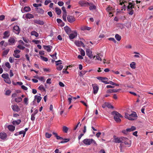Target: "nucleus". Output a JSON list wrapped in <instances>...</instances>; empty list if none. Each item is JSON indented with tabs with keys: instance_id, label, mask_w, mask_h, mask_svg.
Masks as SVG:
<instances>
[{
	"instance_id": "f257e3e1",
	"label": "nucleus",
	"mask_w": 153,
	"mask_h": 153,
	"mask_svg": "<svg viewBox=\"0 0 153 153\" xmlns=\"http://www.w3.org/2000/svg\"><path fill=\"white\" fill-rule=\"evenodd\" d=\"M137 117V115L135 112H133L131 114H130L127 113H125V118L130 120H134L136 119Z\"/></svg>"
},
{
	"instance_id": "f03ea898",
	"label": "nucleus",
	"mask_w": 153,
	"mask_h": 153,
	"mask_svg": "<svg viewBox=\"0 0 153 153\" xmlns=\"http://www.w3.org/2000/svg\"><path fill=\"white\" fill-rule=\"evenodd\" d=\"M82 142L86 145H90L91 144H93L95 146L97 145L95 140L92 139H85L83 140Z\"/></svg>"
},
{
	"instance_id": "7ed1b4c3",
	"label": "nucleus",
	"mask_w": 153,
	"mask_h": 153,
	"mask_svg": "<svg viewBox=\"0 0 153 153\" xmlns=\"http://www.w3.org/2000/svg\"><path fill=\"white\" fill-rule=\"evenodd\" d=\"M112 114L114 116V119L117 122H120L121 121L120 117H122L123 116L120 114L116 111H114L112 112Z\"/></svg>"
},
{
	"instance_id": "20e7f679",
	"label": "nucleus",
	"mask_w": 153,
	"mask_h": 153,
	"mask_svg": "<svg viewBox=\"0 0 153 153\" xmlns=\"http://www.w3.org/2000/svg\"><path fill=\"white\" fill-rule=\"evenodd\" d=\"M121 143H124L126 145H128L129 147L131 146V143L130 140L127 138L125 137H122Z\"/></svg>"
},
{
	"instance_id": "39448f33",
	"label": "nucleus",
	"mask_w": 153,
	"mask_h": 153,
	"mask_svg": "<svg viewBox=\"0 0 153 153\" xmlns=\"http://www.w3.org/2000/svg\"><path fill=\"white\" fill-rule=\"evenodd\" d=\"M68 21L70 23H71L75 21L76 20L75 17L71 16L68 15L67 17Z\"/></svg>"
},
{
	"instance_id": "423d86ee",
	"label": "nucleus",
	"mask_w": 153,
	"mask_h": 153,
	"mask_svg": "<svg viewBox=\"0 0 153 153\" xmlns=\"http://www.w3.org/2000/svg\"><path fill=\"white\" fill-rule=\"evenodd\" d=\"M75 43L76 46L78 47H85V45L81 41H76L75 42Z\"/></svg>"
},
{
	"instance_id": "0eeeda50",
	"label": "nucleus",
	"mask_w": 153,
	"mask_h": 153,
	"mask_svg": "<svg viewBox=\"0 0 153 153\" xmlns=\"http://www.w3.org/2000/svg\"><path fill=\"white\" fill-rule=\"evenodd\" d=\"M92 86L93 89V93L94 94H96L98 91L99 87L96 84H92Z\"/></svg>"
},
{
	"instance_id": "6e6552de",
	"label": "nucleus",
	"mask_w": 153,
	"mask_h": 153,
	"mask_svg": "<svg viewBox=\"0 0 153 153\" xmlns=\"http://www.w3.org/2000/svg\"><path fill=\"white\" fill-rule=\"evenodd\" d=\"M86 53L87 55L89 57L90 59L93 58V56L92 54V51L89 49H87L86 50Z\"/></svg>"
},
{
	"instance_id": "1a4fd4ad",
	"label": "nucleus",
	"mask_w": 153,
	"mask_h": 153,
	"mask_svg": "<svg viewBox=\"0 0 153 153\" xmlns=\"http://www.w3.org/2000/svg\"><path fill=\"white\" fill-rule=\"evenodd\" d=\"M79 4L81 6H85L90 5V4L88 2L84 1H80L79 2Z\"/></svg>"
},
{
	"instance_id": "9d476101",
	"label": "nucleus",
	"mask_w": 153,
	"mask_h": 153,
	"mask_svg": "<svg viewBox=\"0 0 153 153\" xmlns=\"http://www.w3.org/2000/svg\"><path fill=\"white\" fill-rule=\"evenodd\" d=\"M13 32L16 34H19L20 33V29L18 26H15L13 28Z\"/></svg>"
},
{
	"instance_id": "9b49d317",
	"label": "nucleus",
	"mask_w": 153,
	"mask_h": 153,
	"mask_svg": "<svg viewBox=\"0 0 153 153\" xmlns=\"http://www.w3.org/2000/svg\"><path fill=\"white\" fill-rule=\"evenodd\" d=\"M16 38L14 37H10L8 40V42L10 45H13L15 42Z\"/></svg>"
},
{
	"instance_id": "f8f14e48",
	"label": "nucleus",
	"mask_w": 153,
	"mask_h": 153,
	"mask_svg": "<svg viewBox=\"0 0 153 153\" xmlns=\"http://www.w3.org/2000/svg\"><path fill=\"white\" fill-rule=\"evenodd\" d=\"M20 52V51L19 50H16L14 51V53L13 54V56L16 58H19L20 57V55L18 54Z\"/></svg>"
},
{
	"instance_id": "ddd939ff",
	"label": "nucleus",
	"mask_w": 153,
	"mask_h": 153,
	"mask_svg": "<svg viewBox=\"0 0 153 153\" xmlns=\"http://www.w3.org/2000/svg\"><path fill=\"white\" fill-rule=\"evenodd\" d=\"M34 23L40 25H43L44 24V21L39 19H35L33 21Z\"/></svg>"
},
{
	"instance_id": "4468645a",
	"label": "nucleus",
	"mask_w": 153,
	"mask_h": 153,
	"mask_svg": "<svg viewBox=\"0 0 153 153\" xmlns=\"http://www.w3.org/2000/svg\"><path fill=\"white\" fill-rule=\"evenodd\" d=\"M77 35V33L75 31L74 33H71L69 35V38L70 39H73L76 37Z\"/></svg>"
},
{
	"instance_id": "2eb2a0df",
	"label": "nucleus",
	"mask_w": 153,
	"mask_h": 153,
	"mask_svg": "<svg viewBox=\"0 0 153 153\" xmlns=\"http://www.w3.org/2000/svg\"><path fill=\"white\" fill-rule=\"evenodd\" d=\"M122 137H115V136H114V142L115 143H121L122 142Z\"/></svg>"
},
{
	"instance_id": "dca6fc26",
	"label": "nucleus",
	"mask_w": 153,
	"mask_h": 153,
	"mask_svg": "<svg viewBox=\"0 0 153 153\" xmlns=\"http://www.w3.org/2000/svg\"><path fill=\"white\" fill-rule=\"evenodd\" d=\"M96 57V60H97L100 61H102V56L100 53L97 54L96 55L94 56L93 59H94Z\"/></svg>"
},
{
	"instance_id": "f3484780",
	"label": "nucleus",
	"mask_w": 153,
	"mask_h": 153,
	"mask_svg": "<svg viewBox=\"0 0 153 153\" xmlns=\"http://www.w3.org/2000/svg\"><path fill=\"white\" fill-rule=\"evenodd\" d=\"M7 137V134L4 132H1L0 133V138L2 140L5 139Z\"/></svg>"
},
{
	"instance_id": "a211bd4d",
	"label": "nucleus",
	"mask_w": 153,
	"mask_h": 153,
	"mask_svg": "<svg viewBox=\"0 0 153 153\" xmlns=\"http://www.w3.org/2000/svg\"><path fill=\"white\" fill-rule=\"evenodd\" d=\"M31 10V9L29 7H24V9H21V11L22 13H24L25 12H28L30 11Z\"/></svg>"
},
{
	"instance_id": "6ab92c4d",
	"label": "nucleus",
	"mask_w": 153,
	"mask_h": 153,
	"mask_svg": "<svg viewBox=\"0 0 153 153\" xmlns=\"http://www.w3.org/2000/svg\"><path fill=\"white\" fill-rule=\"evenodd\" d=\"M43 48L44 49L46 50L48 52H50L51 51V49L52 47L50 45H44L43 46Z\"/></svg>"
},
{
	"instance_id": "aec40b11",
	"label": "nucleus",
	"mask_w": 153,
	"mask_h": 153,
	"mask_svg": "<svg viewBox=\"0 0 153 153\" xmlns=\"http://www.w3.org/2000/svg\"><path fill=\"white\" fill-rule=\"evenodd\" d=\"M12 108L13 110L15 111H18L19 110V107L16 105H12Z\"/></svg>"
},
{
	"instance_id": "412c9836",
	"label": "nucleus",
	"mask_w": 153,
	"mask_h": 153,
	"mask_svg": "<svg viewBox=\"0 0 153 153\" xmlns=\"http://www.w3.org/2000/svg\"><path fill=\"white\" fill-rule=\"evenodd\" d=\"M120 90V89H108L107 91V92L108 93H112L114 92H117L118 91Z\"/></svg>"
},
{
	"instance_id": "4be33fe9",
	"label": "nucleus",
	"mask_w": 153,
	"mask_h": 153,
	"mask_svg": "<svg viewBox=\"0 0 153 153\" xmlns=\"http://www.w3.org/2000/svg\"><path fill=\"white\" fill-rule=\"evenodd\" d=\"M9 131H13L15 129V127L12 125H9L7 127Z\"/></svg>"
},
{
	"instance_id": "5701e85b",
	"label": "nucleus",
	"mask_w": 153,
	"mask_h": 153,
	"mask_svg": "<svg viewBox=\"0 0 153 153\" xmlns=\"http://www.w3.org/2000/svg\"><path fill=\"white\" fill-rule=\"evenodd\" d=\"M64 30L68 34H69L71 32V29L68 27H64Z\"/></svg>"
},
{
	"instance_id": "b1692460",
	"label": "nucleus",
	"mask_w": 153,
	"mask_h": 153,
	"mask_svg": "<svg viewBox=\"0 0 153 153\" xmlns=\"http://www.w3.org/2000/svg\"><path fill=\"white\" fill-rule=\"evenodd\" d=\"M108 78L106 77H102V79L101 81L105 83V84H108Z\"/></svg>"
},
{
	"instance_id": "393cba45",
	"label": "nucleus",
	"mask_w": 153,
	"mask_h": 153,
	"mask_svg": "<svg viewBox=\"0 0 153 153\" xmlns=\"http://www.w3.org/2000/svg\"><path fill=\"white\" fill-rule=\"evenodd\" d=\"M4 38H8L10 36L9 32L8 31H6L4 33Z\"/></svg>"
},
{
	"instance_id": "a878e982",
	"label": "nucleus",
	"mask_w": 153,
	"mask_h": 153,
	"mask_svg": "<svg viewBox=\"0 0 153 153\" xmlns=\"http://www.w3.org/2000/svg\"><path fill=\"white\" fill-rule=\"evenodd\" d=\"M25 17L27 19H31L33 18V16L30 13H27L26 14Z\"/></svg>"
},
{
	"instance_id": "bb28decb",
	"label": "nucleus",
	"mask_w": 153,
	"mask_h": 153,
	"mask_svg": "<svg viewBox=\"0 0 153 153\" xmlns=\"http://www.w3.org/2000/svg\"><path fill=\"white\" fill-rule=\"evenodd\" d=\"M31 35L32 36H34L36 37H37L39 36V34L36 31H32L31 32Z\"/></svg>"
},
{
	"instance_id": "cd10ccee",
	"label": "nucleus",
	"mask_w": 153,
	"mask_h": 153,
	"mask_svg": "<svg viewBox=\"0 0 153 153\" xmlns=\"http://www.w3.org/2000/svg\"><path fill=\"white\" fill-rule=\"evenodd\" d=\"M21 122V120L19 119L17 120H14L13 121L12 123L13 125H19Z\"/></svg>"
},
{
	"instance_id": "c85d7f7f",
	"label": "nucleus",
	"mask_w": 153,
	"mask_h": 153,
	"mask_svg": "<svg viewBox=\"0 0 153 153\" xmlns=\"http://www.w3.org/2000/svg\"><path fill=\"white\" fill-rule=\"evenodd\" d=\"M136 129V127L134 126H132L131 128H127V131H128V132H131V131H134Z\"/></svg>"
},
{
	"instance_id": "c756f323",
	"label": "nucleus",
	"mask_w": 153,
	"mask_h": 153,
	"mask_svg": "<svg viewBox=\"0 0 153 153\" xmlns=\"http://www.w3.org/2000/svg\"><path fill=\"white\" fill-rule=\"evenodd\" d=\"M35 99L37 100V102L38 103L39 102L41 101L42 97L39 96H38L37 95H35Z\"/></svg>"
},
{
	"instance_id": "7c9ffc66",
	"label": "nucleus",
	"mask_w": 153,
	"mask_h": 153,
	"mask_svg": "<svg viewBox=\"0 0 153 153\" xmlns=\"http://www.w3.org/2000/svg\"><path fill=\"white\" fill-rule=\"evenodd\" d=\"M68 127H66V126H64L62 128V130L65 133H67L68 132Z\"/></svg>"
},
{
	"instance_id": "2f4dec72",
	"label": "nucleus",
	"mask_w": 153,
	"mask_h": 153,
	"mask_svg": "<svg viewBox=\"0 0 153 153\" xmlns=\"http://www.w3.org/2000/svg\"><path fill=\"white\" fill-rule=\"evenodd\" d=\"M89 9L90 10H95L96 8V7L95 5H94L93 4H91V5H90Z\"/></svg>"
},
{
	"instance_id": "473e14b6",
	"label": "nucleus",
	"mask_w": 153,
	"mask_h": 153,
	"mask_svg": "<svg viewBox=\"0 0 153 153\" xmlns=\"http://www.w3.org/2000/svg\"><path fill=\"white\" fill-rule=\"evenodd\" d=\"M55 10L57 14L58 15H59L61 13V11L59 8L58 7H56L55 8Z\"/></svg>"
},
{
	"instance_id": "72a5a7b5",
	"label": "nucleus",
	"mask_w": 153,
	"mask_h": 153,
	"mask_svg": "<svg viewBox=\"0 0 153 153\" xmlns=\"http://www.w3.org/2000/svg\"><path fill=\"white\" fill-rule=\"evenodd\" d=\"M68 100L69 102V104H70L71 102V100L72 97L70 94L68 95Z\"/></svg>"
},
{
	"instance_id": "f704fd0d",
	"label": "nucleus",
	"mask_w": 153,
	"mask_h": 153,
	"mask_svg": "<svg viewBox=\"0 0 153 153\" xmlns=\"http://www.w3.org/2000/svg\"><path fill=\"white\" fill-rule=\"evenodd\" d=\"M136 63L134 62H132L130 64V66L132 68L135 69V68Z\"/></svg>"
},
{
	"instance_id": "c9c22d12",
	"label": "nucleus",
	"mask_w": 153,
	"mask_h": 153,
	"mask_svg": "<svg viewBox=\"0 0 153 153\" xmlns=\"http://www.w3.org/2000/svg\"><path fill=\"white\" fill-rule=\"evenodd\" d=\"M115 38L118 41H120L121 39V37L118 34H116L115 35Z\"/></svg>"
},
{
	"instance_id": "e433bc0d",
	"label": "nucleus",
	"mask_w": 153,
	"mask_h": 153,
	"mask_svg": "<svg viewBox=\"0 0 153 153\" xmlns=\"http://www.w3.org/2000/svg\"><path fill=\"white\" fill-rule=\"evenodd\" d=\"M1 76L4 79H7L9 77V75L8 74H3L1 75Z\"/></svg>"
},
{
	"instance_id": "4c0bfd02",
	"label": "nucleus",
	"mask_w": 153,
	"mask_h": 153,
	"mask_svg": "<svg viewBox=\"0 0 153 153\" xmlns=\"http://www.w3.org/2000/svg\"><path fill=\"white\" fill-rule=\"evenodd\" d=\"M22 100V98L21 97H19L16 98L15 99V101L16 102H21Z\"/></svg>"
},
{
	"instance_id": "58836bf2",
	"label": "nucleus",
	"mask_w": 153,
	"mask_h": 153,
	"mask_svg": "<svg viewBox=\"0 0 153 153\" xmlns=\"http://www.w3.org/2000/svg\"><path fill=\"white\" fill-rule=\"evenodd\" d=\"M4 81L5 82L8 84H10L11 83L10 79L9 77L7 79H4Z\"/></svg>"
},
{
	"instance_id": "ea45409f",
	"label": "nucleus",
	"mask_w": 153,
	"mask_h": 153,
	"mask_svg": "<svg viewBox=\"0 0 153 153\" xmlns=\"http://www.w3.org/2000/svg\"><path fill=\"white\" fill-rule=\"evenodd\" d=\"M40 57L41 59L43 61L47 62L48 60V59L47 58L45 57L42 56H41Z\"/></svg>"
},
{
	"instance_id": "a19ab883",
	"label": "nucleus",
	"mask_w": 153,
	"mask_h": 153,
	"mask_svg": "<svg viewBox=\"0 0 153 153\" xmlns=\"http://www.w3.org/2000/svg\"><path fill=\"white\" fill-rule=\"evenodd\" d=\"M64 140V141H62L60 142V143H67L70 140V139L68 138H66V139H63Z\"/></svg>"
},
{
	"instance_id": "79ce46f5",
	"label": "nucleus",
	"mask_w": 153,
	"mask_h": 153,
	"mask_svg": "<svg viewBox=\"0 0 153 153\" xmlns=\"http://www.w3.org/2000/svg\"><path fill=\"white\" fill-rule=\"evenodd\" d=\"M67 16L66 13H63L62 18L63 20L65 22L66 21V17Z\"/></svg>"
},
{
	"instance_id": "37998d69",
	"label": "nucleus",
	"mask_w": 153,
	"mask_h": 153,
	"mask_svg": "<svg viewBox=\"0 0 153 153\" xmlns=\"http://www.w3.org/2000/svg\"><path fill=\"white\" fill-rule=\"evenodd\" d=\"M106 107L108 108H114L111 105L108 103L106 102Z\"/></svg>"
},
{
	"instance_id": "c03bdc74",
	"label": "nucleus",
	"mask_w": 153,
	"mask_h": 153,
	"mask_svg": "<svg viewBox=\"0 0 153 153\" xmlns=\"http://www.w3.org/2000/svg\"><path fill=\"white\" fill-rule=\"evenodd\" d=\"M17 48H19L21 50H24L25 48L22 45H21L19 44L17 46Z\"/></svg>"
},
{
	"instance_id": "a18cd8bd",
	"label": "nucleus",
	"mask_w": 153,
	"mask_h": 153,
	"mask_svg": "<svg viewBox=\"0 0 153 153\" xmlns=\"http://www.w3.org/2000/svg\"><path fill=\"white\" fill-rule=\"evenodd\" d=\"M80 51L81 55L83 56H85V53L84 51L82 49H81Z\"/></svg>"
},
{
	"instance_id": "49530a36",
	"label": "nucleus",
	"mask_w": 153,
	"mask_h": 153,
	"mask_svg": "<svg viewBox=\"0 0 153 153\" xmlns=\"http://www.w3.org/2000/svg\"><path fill=\"white\" fill-rule=\"evenodd\" d=\"M38 89L41 90V91H42V90H43V91H45V88H44V87H43V85H40L39 88H38Z\"/></svg>"
},
{
	"instance_id": "de8ad7c7",
	"label": "nucleus",
	"mask_w": 153,
	"mask_h": 153,
	"mask_svg": "<svg viewBox=\"0 0 153 153\" xmlns=\"http://www.w3.org/2000/svg\"><path fill=\"white\" fill-rule=\"evenodd\" d=\"M122 132L124 134L127 135L128 134V131H127V129L126 130H124L122 131Z\"/></svg>"
},
{
	"instance_id": "09e8293b",
	"label": "nucleus",
	"mask_w": 153,
	"mask_h": 153,
	"mask_svg": "<svg viewBox=\"0 0 153 153\" xmlns=\"http://www.w3.org/2000/svg\"><path fill=\"white\" fill-rule=\"evenodd\" d=\"M19 134H23V137H24L25 134V131L24 130L21 131L19 132Z\"/></svg>"
},
{
	"instance_id": "8fccbe9b",
	"label": "nucleus",
	"mask_w": 153,
	"mask_h": 153,
	"mask_svg": "<svg viewBox=\"0 0 153 153\" xmlns=\"http://www.w3.org/2000/svg\"><path fill=\"white\" fill-rule=\"evenodd\" d=\"M63 67L62 65H60L57 67L56 68L58 70L60 71L62 69Z\"/></svg>"
},
{
	"instance_id": "3c124183",
	"label": "nucleus",
	"mask_w": 153,
	"mask_h": 153,
	"mask_svg": "<svg viewBox=\"0 0 153 153\" xmlns=\"http://www.w3.org/2000/svg\"><path fill=\"white\" fill-rule=\"evenodd\" d=\"M33 5L34 7H38L41 6H42V4H33Z\"/></svg>"
},
{
	"instance_id": "603ef678",
	"label": "nucleus",
	"mask_w": 153,
	"mask_h": 153,
	"mask_svg": "<svg viewBox=\"0 0 153 153\" xmlns=\"http://www.w3.org/2000/svg\"><path fill=\"white\" fill-rule=\"evenodd\" d=\"M5 66L7 67V68L9 69H10L11 66H10V63L8 62H6L5 63Z\"/></svg>"
},
{
	"instance_id": "864d4df0",
	"label": "nucleus",
	"mask_w": 153,
	"mask_h": 153,
	"mask_svg": "<svg viewBox=\"0 0 153 153\" xmlns=\"http://www.w3.org/2000/svg\"><path fill=\"white\" fill-rule=\"evenodd\" d=\"M51 136V134H49L48 133H46L45 134V136L46 138H49Z\"/></svg>"
},
{
	"instance_id": "5fc2aeb1",
	"label": "nucleus",
	"mask_w": 153,
	"mask_h": 153,
	"mask_svg": "<svg viewBox=\"0 0 153 153\" xmlns=\"http://www.w3.org/2000/svg\"><path fill=\"white\" fill-rule=\"evenodd\" d=\"M56 52L54 54L51 55V56L54 59H55L56 58Z\"/></svg>"
},
{
	"instance_id": "6e6d98bb",
	"label": "nucleus",
	"mask_w": 153,
	"mask_h": 153,
	"mask_svg": "<svg viewBox=\"0 0 153 153\" xmlns=\"http://www.w3.org/2000/svg\"><path fill=\"white\" fill-rule=\"evenodd\" d=\"M108 39L110 41H111L113 42L114 43H116V41L114 38H108Z\"/></svg>"
},
{
	"instance_id": "4d7b16f0",
	"label": "nucleus",
	"mask_w": 153,
	"mask_h": 153,
	"mask_svg": "<svg viewBox=\"0 0 153 153\" xmlns=\"http://www.w3.org/2000/svg\"><path fill=\"white\" fill-rule=\"evenodd\" d=\"M61 62V61L60 60H59L57 61H56L55 62L56 63V65H59L61 64L62 63Z\"/></svg>"
},
{
	"instance_id": "13d9d810",
	"label": "nucleus",
	"mask_w": 153,
	"mask_h": 153,
	"mask_svg": "<svg viewBox=\"0 0 153 153\" xmlns=\"http://www.w3.org/2000/svg\"><path fill=\"white\" fill-rule=\"evenodd\" d=\"M58 5L60 6H62L64 4V3L62 1H58Z\"/></svg>"
},
{
	"instance_id": "bf43d9fd",
	"label": "nucleus",
	"mask_w": 153,
	"mask_h": 153,
	"mask_svg": "<svg viewBox=\"0 0 153 153\" xmlns=\"http://www.w3.org/2000/svg\"><path fill=\"white\" fill-rule=\"evenodd\" d=\"M35 115L33 114H32L31 116V120L32 121H34L35 120V118L34 117Z\"/></svg>"
},
{
	"instance_id": "052dcab7",
	"label": "nucleus",
	"mask_w": 153,
	"mask_h": 153,
	"mask_svg": "<svg viewBox=\"0 0 153 153\" xmlns=\"http://www.w3.org/2000/svg\"><path fill=\"white\" fill-rule=\"evenodd\" d=\"M9 51V50L7 49L6 50L4 51L3 52V54L4 55H6L7 54Z\"/></svg>"
},
{
	"instance_id": "680f3d73",
	"label": "nucleus",
	"mask_w": 153,
	"mask_h": 153,
	"mask_svg": "<svg viewBox=\"0 0 153 153\" xmlns=\"http://www.w3.org/2000/svg\"><path fill=\"white\" fill-rule=\"evenodd\" d=\"M38 79H39V80L42 81L44 82L45 81L43 77L41 76L40 77H39V78H38Z\"/></svg>"
},
{
	"instance_id": "e2e57ef3",
	"label": "nucleus",
	"mask_w": 153,
	"mask_h": 153,
	"mask_svg": "<svg viewBox=\"0 0 153 153\" xmlns=\"http://www.w3.org/2000/svg\"><path fill=\"white\" fill-rule=\"evenodd\" d=\"M112 9V8L111 7H110V6L106 8V10L107 11L109 12Z\"/></svg>"
},
{
	"instance_id": "0e129e2a",
	"label": "nucleus",
	"mask_w": 153,
	"mask_h": 153,
	"mask_svg": "<svg viewBox=\"0 0 153 153\" xmlns=\"http://www.w3.org/2000/svg\"><path fill=\"white\" fill-rule=\"evenodd\" d=\"M28 99L27 98H24V102L27 105L28 104Z\"/></svg>"
},
{
	"instance_id": "69168bd1",
	"label": "nucleus",
	"mask_w": 153,
	"mask_h": 153,
	"mask_svg": "<svg viewBox=\"0 0 153 153\" xmlns=\"http://www.w3.org/2000/svg\"><path fill=\"white\" fill-rule=\"evenodd\" d=\"M51 2V1L50 0H46L45 1V5H47L49 3Z\"/></svg>"
},
{
	"instance_id": "338daca9",
	"label": "nucleus",
	"mask_w": 153,
	"mask_h": 153,
	"mask_svg": "<svg viewBox=\"0 0 153 153\" xmlns=\"http://www.w3.org/2000/svg\"><path fill=\"white\" fill-rule=\"evenodd\" d=\"M86 26H82L81 27L80 29H81V30H86Z\"/></svg>"
},
{
	"instance_id": "774afa93",
	"label": "nucleus",
	"mask_w": 153,
	"mask_h": 153,
	"mask_svg": "<svg viewBox=\"0 0 153 153\" xmlns=\"http://www.w3.org/2000/svg\"><path fill=\"white\" fill-rule=\"evenodd\" d=\"M9 61L10 63H12L14 61V59H13L12 57H10L9 58Z\"/></svg>"
}]
</instances>
